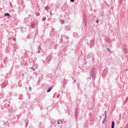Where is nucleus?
Returning <instances> with one entry per match:
<instances>
[{
	"mask_svg": "<svg viewBox=\"0 0 128 128\" xmlns=\"http://www.w3.org/2000/svg\"><path fill=\"white\" fill-rule=\"evenodd\" d=\"M114 125H115V123H114V121H113L112 122V125L111 128H114Z\"/></svg>",
	"mask_w": 128,
	"mask_h": 128,
	"instance_id": "f257e3e1",
	"label": "nucleus"
},
{
	"mask_svg": "<svg viewBox=\"0 0 128 128\" xmlns=\"http://www.w3.org/2000/svg\"><path fill=\"white\" fill-rule=\"evenodd\" d=\"M4 16H8V17H9V16H10V14H8V13H6V14H4Z\"/></svg>",
	"mask_w": 128,
	"mask_h": 128,
	"instance_id": "f03ea898",
	"label": "nucleus"
},
{
	"mask_svg": "<svg viewBox=\"0 0 128 128\" xmlns=\"http://www.w3.org/2000/svg\"><path fill=\"white\" fill-rule=\"evenodd\" d=\"M52 90V88H48V91H47V92H50V90Z\"/></svg>",
	"mask_w": 128,
	"mask_h": 128,
	"instance_id": "7ed1b4c3",
	"label": "nucleus"
},
{
	"mask_svg": "<svg viewBox=\"0 0 128 128\" xmlns=\"http://www.w3.org/2000/svg\"><path fill=\"white\" fill-rule=\"evenodd\" d=\"M70 1L71 2H74V0H70Z\"/></svg>",
	"mask_w": 128,
	"mask_h": 128,
	"instance_id": "20e7f679",
	"label": "nucleus"
},
{
	"mask_svg": "<svg viewBox=\"0 0 128 128\" xmlns=\"http://www.w3.org/2000/svg\"><path fill=\"white\" fill-rule=\"evenodd\" d=\"M107 50H108L109 52H111L110 50L108 48H107Z\"/></svg>",
	"mask_w": 128,
	"mask_h": 128,
	"instance_id": "39448f33",
	"label": "nucleus"
},
{
	"mask_svg": "<svg viewBox=\"0 0 128 128\" xmlns=\"http://www.w3.org/2000/svg\"><path fill=\"white\" fill-rule=\"evenodd\" d=\"M96 22H97V24H98V20H96Z\"/></svg>",
	"mask_w": 128,
	"mask_h": 128,
	"instance_id": "423d86ee",
	"label": "nucleus"
},
{
	"mask_svg": "<svg viewBox=\"0 0 128 128\" xmlns=\"http://www.w3.org/2000/svg\"><path fill=\"white\" fill-rule=\"evenodd\" d=\"M106 111H105V116H106Z\"/></svg>",
	"mask_w": 128,
	"mask_h": 128,
	"instance_id": "0eeeda50",
	"label": "nucleus"
},
{
	"mask_svg": "<svg viewBox=\"0 0 128 128\" xmlns=\"http://www.w3.org/2000/svg\"><path fill=\"white\" fill-rule=\"evenodd\" d=\"M10 4L11 7H12V4L11 2H10Z\"/></svg>",
	"mask_w": 128,
	"mask_h": 128,
	"instance_id": "6e6552de",
	"label": "nucleus"
},
{
	"mask_svg": "<svg viewBox=\"0 0 128 128\" xmlns=\"http://www.w3.org/2000/svg\"><path fill=\"white\" fill-rule=\"evenodd\" d=\"M58 124H60V123H59L58 121Z\"/></svg>",
	"mask_w": 128,
	"mask_h": 128,
	"instance_id": "1a4fd4ad",
	"label": "nucleus"
},
{
	"mask_svg": "<svg viewBox=\"0 0 128 128\" xmlns=\"http://www.w3.org/2000/svg\"><path fill=\"white\" fill-rule=\"evenodd\" d=\"M61 124H62V121H60Z\"/></svg>",
	"mask_w": 128,
	"mask_h": 128,
	"instance_id": "9d476101",
	"label": "nucleus"
},
{
	"mask_svg": "<svg viewBox=\"0 0 128 128\" xmlns=\"http://www.w3.org/2000/svg\"><path fill=\"white\" fill-rule=\"evenodd\" d=\"M33 70L34 71V68H32Z\"/></svg>",
	"mask_w": 128,
	"mask_h": 128,
	"instance_id": "9b49d317",
	"label": "nucleus"
},
{
	"mask_svg": "<svg viewBox=\"0 0 128 128\" xmlns=\"http://www.w3.org/2000/svg\"><path fill=\"white\" fill-rule=\"evenodd\" d=\"M30 90H31V88H30Z\"/></svg>",
	"mask_w": 128,
	"mask_h": 128,
	"instance_id": "f8f14e48",
	"label": "nucleus"
},
{
	"mask_svg": "<svg viewBox=\"0 0 128 128\" xmlns=\"http://www.w3.org/2000/svg\"><path fill=\"white\" fill-rule=\"evenodd\" d=\"M40 51L38 52V53H40Z\"/></svg>",
	"mask_w": 128,
	"mask_h": 128,
	"instance_id": "ddd939ff",
	"label": "nucleus"
},
{
	"mask_svg": "<svg viewBox=\"0 0 128 128\" xmlns=\"http://www.w3.org/2000/svg\"><path fill=\"white\" fill-rule=\"evenodd\" d=\"M44 20H46V18H44Z\"/></svg>",
	"mask_w": 128,
	"mask_h": 128,
	"instance_id": "4468645a",
	"label": "nucleus"
},
{
	"mask_svg": "<svg viewBox=\"0 0 128 128\" xmlns=\"http://www.w3.org/2000/svg\"><path fill=\"white\" fill-rule=\"evenodd\" d=\"M44 20H46V18H44Z\"/></svg>",
	"mask_w": 128,
	"mask_h": 128,
	"instance_id": "2eb2a0df",
	"label": "nucleus"
}]
</instances>
